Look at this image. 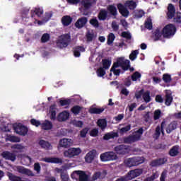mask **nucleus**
Wrapping results in <instances>:
<instances>
[{"label": "nucleus", "mask_w": 181, "mask_h": 181, "mask_svg": "<svg viewBox=\"0 0 181 181\" xmlns=\"http://www.w3.org/2000/svg\"><path fill=\"white\" fill-rule=\"evenodd\" d=\"M125 6L129 8L130 11H134L136 8V2H135L134 0H128L125 3Z\"/></svg>", "instance_id": "nucleus-34"}, {"label": "nucleus", "mask_w": 181, "mask_h": 181, "mask_svg": "<svg viewBox=\"0 0 181 181\" xmlns=\"http://www.w3.org/2000/svg\"><path fill=\"white\" fill-rule=\"evenodd\" d=\"M71 42V36L70 34H64L61 35L57 41V45L59 49L67 47Z\"/></svg>", "instance_id": "nucleus-3"}, {"label": "nucleus", "mask_w": 181, "mask_h": 181, "mask_svg": "<svg viewBox=\"0 0 181 181\" xmlns=\"http://www.w3.org/2000/svg\"><path fill=\"white\" fill-rule=\"evenodd\" d=\"M143 173L144 170L142 168H138L129 171L127 174L124 176L127 181H129L132 180V179H135V177H138V176H141Z\"/></svg>", "instance_id": "nucleus-6"}, {"label": "nucleus", "mask_w": 181, "mask_h": 181, "mask_svg": "<svg viewBox=\"0 0 181 181\" xmlns=\"http://www.w3.org/2000/svg\"><path fill=\"white\" fill-rule=\"evenodd\" d=\"M97 4L96 0H82L81 1V5L83 6V8H80V11L81 13H83V15L85 16H87L89 15L88 10L90 8H91L93 5H95Z\"/></svg>", "instance_id": "nucleus-4"}, {"label": "nucleus", "mask_w": 181, "mask_h": 181, "mask_svg": "<svg viewBox=\"0 0 181 181\" xmlns=\"http://www.w3.org/2000/svg\"><path fill=\"white\" fill-rule=\"evenodd\" d=\"M88 21V20L86 17H82L81 18H78L77 21L75 23L76 28H77V29H81V28H83V26H86Z\"/></svg>", "instance_id": "nucleus-19"}, {"label": "nucleus", "mask_w": 181, "mask_h": 181, "mask_svg": "<svg viewBox=\"0 0 181 181\" xmlns=\"http://www.w3.org/2000/svg\"><path fill=\"white\" fill-rule=\"evenodd\" d=\"M59 146L62 148H69L70 146V141L69 139H62L59 141Z\"/></svg>", "instance_id": "nucleus-38"}, {"label": "nucleus", "mask_w": 181, "mask_h": 181, "mask_svg": "<svg viewBox=\"0 0 181 181\" xmlns=\"http://www.w3.org/2000/svg\"><path fill=\"white\" fill-rule=\"evenodd\" d=\"M6 141H9V142H21V139L16 136H8L6 138Z\"/></svg>", "instance_id": "nucleus-45"}, {"label": "nucleus", "mask_w": 181, "mask_h": 181, "mask_svg": "<svg viewBox=\"0 0 181 181\" xmlns=\"http://www.w3.org/2000/svg\"><path fill=\"white\" fill-rule=\"evenodd\" d=\"M39 145L42 148V149H46V151H49V149H52V144L49 141H46L45 140H40Z\"/></svg>", "instance_id": "nucleus-29"}, {"label": "nucleus", "mask_w": 181, "mask_h": 181, "mask_svg": "<svg viewBox=\"0 0 181 181\" xmlns=\"http://www.w3.org/2000/svg\"><path fill=\"white\" fill-rule=\"evenodd\" d=\"M141 73L136 71L132 74V81H136L138 78H141Z\"/></svg>", "instance_id": "nucleus-59"}, {"label": "nucleus", "mask_w": 181, "mask_h": 181, "mask_svg": "<svg viewBox=\"0 0 181 181\" xmlns=\"http://www.w3.org/2000/svg\"><path fill=\"white\" fill-rule=\"evenodd\" d=\"M69 117H70V113H69L67 111H64L58 115L57 119L59 122H63V121H66V119H69Z\"/></svg>", "instance_id": "nucleus-20"}, {"label": "nucleus", "mask_w": 181, "mask_h": 181, "mask_svg": "<svg viewBox=\"0 0 181 181\" xmlns=\"http://www.w3.org/2000/svg\"><path fill=\"white\" fill-rule=\"evenodd\" d=\"M96 73L98 74V77H104V76H105V70H104V68L103 67L98 69Z\"/></svg>", "instance_id": "nucleus-57"}, {"label": "nucleus", "mask_w": 181, "mask_h": 181, "mask_svg": "<svg viewBox=\"0 0 181 181\" xmlns=\"http://www.w3.org/2000/svg\"><path fill=\"white\" fill-rule=\"evenodd\" d=\"M30 15L31 18H34V19H35V16L40 18V16L43 15V9H41L40 8H35V9L31 10Z\"/></svg>", "instance_id": "nucleus-21"}, {"label": "nucleus", "mask_w": 181, "mask_h": 181, "mask_svg": "<svg viewBox=\"0 0 181 181\" xmlns=\"http://www.w3.org/2000/svg\"><path fill=\"white\" fill-rule=\"evenodd\" d=\"M144 27L146 29H148V30H152L153 26L152 25V19L147 18V20L145 21Z\"/></svg>", "instance_id": "nucleus-43"}, {"label": "nucleus", "mask_w": 181, "mask_h": 181, "mask_svg": "<svg viewBox=\"0 0 181 181\" xmlns=\"http://www.w3.org/2000/svg\"><path fill=\"white\" fill-rule=\"evenodd\" d=\"M114 138H118V133L112 132L106 133L103 136L104 141H110V139H114Z\"/></svg>", "instance_id": "nucleus-26"}, {"label": "nucleus", "mask_w": 181, "mask_h": 181, "mask_svg": "<svg viewBox=\"0 0 181 181\" xmlns=\"http://www.w3.org/2000/svg\"><path fill=\"white\" fill-rule=\"evenodd\" d=\"M172 101H173V97H172L171 94H166L165 95V104L168 107L172 104Z\"/></svg>", "instance_id": "nucleus-44"}, {"label": "nucleus", "mask_w": 181, "mask_h": 181, "mask_svg": "<svg viewBox=\"0 0 181 181\" xmlns=\"http://www.w3.org/2000/svg\"><path fill=\"white\" fill-rule=\"evenodd\" d=\"M150 114H151L150 112H147L144 115V118L145 122H151V115H150Z\"/></svg>", "instance_id": "nucleus-64"}, {"label": "nucleus", "mask_w": 181, "mask_h": 181, "mask_svg": "<svg viewBox=\"0 0 181 181\" xmlns=\"http://www.w3.org/2000/svg\"><path fill=\"white\" fill-rule=\"evenodd\" d=\"M168 11L167 16L168 19H173V18H175V14L176 13L175 6L172 4H168Z\"/></svg>", "instance_id": "nucleus-18"}, {"label": "nucleus", "mask_w": 181, "mask_h": 181, "mask_svg": "<svg viewBox=\"0 0 181 181\" xmlns=\"http://www.w3.org/2000/svg\"><path fill=\"white\" fill-rule=\"evenodd\" d=\"M98 18L99 21H105L108 18V11L103 8L100 11Z\"/></svg>", "instance_id": "nucleus-27"}, {"label": "nucleus", "mask_w": 181, "mask_h": 181, "mask_svg": "<svg viewBox=\"0 0 181 181\" xmlns=\"http://www.w3.org/2000/svg\"><path fill=\"white\" fill-rule=\"evenodd\" d=\"M170 156H177L179 155V146L176 145L173 146L169 151Z\"/></svg>", "instance_id": "nucleus-32"}, {"label": "nucleus", "mask_w": 181, "mask_h": 181, "mask_svg": "<svg viewBox=\"0 0 181 181\" xmlns=\"http://www.w3.org/2000/svg\"><path fill=\"white\" fill-rule=\"evenodd\" d=\"M76 176L79 177V181H88V176L86 174V172L78 170L74 171L71 175L72 179H76Z\"/></svg>", "instance_id": "nucleus-13"}, {"label": "nucleus", "mask_w": 181, "mask_h": 181, "mask_svg": "<svg viewBox=\"0 0 181 181\" xmlns=\"http://www.w3.org/2000/svg\"><path fill=\"white\" fill-rule=\"evenodd\" d=\"M41 127L44 131H49L53 128V124L49 120H45V122L41 124Z\"/></svg>", "instance_id": "nucleus-30"}, {"label": "nucleus", "mask_w": 181, "mask_h": 181, "mask_svg": "<svg viewBox=\"0 0 181 181\" xmlns=\"http://www.w3.org/2000/svg\"><path fill=\"white\" fill-rule=\"evenodd\" d=\"M30 124L31 125H34V127H39L42 124V123H40V121L37 120L36 119H31Z\"/></svg>", "instance_id": "nucleus-61"}, {"label": "nucleus", "mask_w": 181, "mask_h": 181, "mask_svg": "<svg viewBox=\"0 0 181 181\" xmlns=\"http://www.w3.org/2000/svg\"><path fill=\"white\" fill-rule=\"evenodd\" d=\"M118 67H119L118 64L115 62L110 69V71L112 72L115 76H119V74H121V69H118Z\"/></svg>", "instance_id": "nucleus-33"}, {"label": "nucleus", "mask_w": 181, "mask_h": 181, "mask_svg": "<svg viewBox=\"0 0 181 181\" xmlns=\"http://www.w3.org/2000/svg\"><path fill=\"white\" fill-rule=\"evenodd\" d=\"M50 40V34L44 33L41 37V43H47Z\"/></svg>", "instance_id": "nucleus-46"}, {"label": "nucleus", "mask_w": 181, "mask_h": 181, "mask_svg": "<svg viewBox=\"0 0 181 181\" xmlns=\"http://www.w3.org/2000/svg\"><path fill=\"white\" fill-rule=\"evenodd\" d=\"M81 153V149L80 148H71L64 152L66 158H74V156H78Z\"/></svg>", "instance_id": "nucleus-10"}, {"label": "nucleus", "mask_w": 181, "mask_h": 181, "mask_svg": "<svg viewBox=\"0 0 181 181\" xmlns=\"http://www.w3.org/2000/svg\"><path fill=\"white\" fill-rule=\"evenodd\" d=\"M103 66V69H105V70H108L110 69V66H111V61L109 59H103L102 60Z\"/></svg>", "instance_id": "nucleus-47"}, {"label": "nucleus", "mask_w": 181, "mask_h": 181, "mask_svg": "<svg viewBox=\"0 0 181 181\" xmlns=\"http://www.w3.org/2000/svg\"><path fill=\"white\" fill-rule=\"evenodd\" d=\"M122 37L127 39V40H131L132 39V35H131V33L124 31L122 33Z\"/></svg>", "instance_id": "nucleus-51"}, {"label": "nucleus", "mask_w": 181, "mask_h": 181, "mask_svg": "<svg viewBox=\"0 0 181 181\" xmlns=\"http://www.w3.org/2000/svg\"><path fill=\"white\" fill-rule=\"evenodd\" d=\"M118 157L117 154L112 151H108L100 154V160L102 162H108L110 160H117Z\"/></svg>", "instance_id": "nucleus-8"}, {"label": "nucleus", "mask_w": 181, "mask_h": 181, "mask_svg": "<svg viewBox=\"0 0 181 181\" xmlns=\"http://www.w3.org/2000/svg\"><path fill=\"white\" fill-rule=\"evenodd\" d=\"M73 22V18L70 16H64L62 18V23L64 26H69Z\"/></svg>", "instance_id": "nucleus-28"}, {"label": "nucleus", "mask_w": 181, "mask_h": 181, "mask_svg": "<svg viewBox=\"0 0 181 181\" xmlns=\"http://www.w3.org/2000/svg\"><path fill=\"white\" fill-rule=\"evenodd\" d=\"M104 110H105L104 107H92L89 110V112L90 114H101L102 112H104Z\"/></svg>", "instance_id": "nucleus-39"}, {"label": "nucleus", "mask_w": 181, "mask_h": 181, "mask_svg": "<svg viewBox=\"0 0 181 181\" xmlns=\"http://www.w3.org/2000/svg\"><path fill=\"white\" fill-rule=\"evenodd\" d=\"M103 173L101 172H96L92 176V181H95L98 179H103Z\"/></svg>", "instance_id": "nucleus-52"}, {"label": "nucleus", "mask_w": 181, "mask_h": 181, "mask_svg": "<svg viewBox=\"0 0 181 181\" xmlns=\"http://www.w3.org/2000/svg\"><path fill=\"white\" fill-rule=\"evenodd\" d=\"M57 172L61 173V179L62 181H69V175L64 173L63 170L57 168Z\"/></svg>", "instance_id": "nucleus-37"}, {"label": "nucleus", "mask_w": 181, "mask_h": 181, "mask_svg": "<svg viewBox=\"0 0 181 181\" xmlns=\"http://www.w3.org/2000/svg\"><path fill=\"white\" fill-rule=\"evenodd\" d=\"M166 162H168V159L165 158H156L150 162V166L151 168H158L162 166V165H165Z\"/></svg>", "instance_id": "nucleus-14"}, {"label": "nucleus", "mask_w": 181, "mask_h": 181, "mask_svg": "<svg viewBox=\"0 0 181 181\" xmlns=\"http://www.w3.org/2000/svg\"><path fill=\"white\" fill-rule=\"evenodd\" d=\"M81 52H86V48L83 46H76L74 48V57H80L81 56Z\"/></svg>", "instance_id": "nucleus-24"}, {"label": "nucleus", "mask_w": 181, "mask_h": 181, "mask_svg": "<svg viewBox=\"0 0 181 181\" xmlns=\"http://www.w3.org/2000/svg\"><path fill=\"white\" fill-rule=\"evenodd\" d=\"M162 117V111L160 109L156 110L153 112V119L154 121H157Z\"/></svg>", "instance_id": "nucleus-49"}, {"label": "nucleus", "mask_w": 181, "mask_h": 181, "mask_svg": "<svg viewBox=\"0 0 181 181\" xmlns=\"http://www.w3.org/2000/svg\"><path fill=\"white\" fill-rule=\"evenodd\" d=\"M163 81L166 84H168L169 83H170V81H172V76L169 74H164L163 75Z\"/></svg>", "instance_id": "nucleus-50"}, {"label": "nucleus", "mask_w": 181, "mask_h": 181, "mask_svg": "<svg viewBox=\"0 0 181 181\" xmlns=\"http://www.w3.org/2000/svg\"><path fill=\"white\" fill-rule=\"evenodd\" d=\"M97 125L100 128L102 131H104L107 128V122L106 119H99L97 122Z\"/></svg>", "instance_id": "nucleus-31"}, {"label": "nucleus", "mask_w": 181, "mask_h": 181, "mask_svg": "<svg viewBox=\"0 0 181 181\" xmlns=\"http://www.w3.org/2000/svg\"><path fill=\"white\" fill-rule=\"evenodd\" d=\"M117 6L119 13L122 14V16H124V18H128V16H129V11H128V8H127L124 4L119 3Z\"/></svg>", "instance_id": "nucleus-15"}, {"label": "nucleus", "mask_w": 181, "mask_h": 181, "mask_svg": "<svg viewBox=\"0 0 181 181\" xmlns=\"http://www.w3.org/2000/svg\"><path fill=\"white\" fill-rule=\"evenodd\" d=\"M143 100H144L145 103H151V91L146 90L143 93Z\"/></svg>", "instance_id": "nucleus-40"}, {"label": "nucleus", "mask_w": 181, "mask_h": 181, "mask_svg": "<svg viewBox=\"0 0 181 181\" xmlns=\"http://www.w3.org/2000/svg\"><path fill=\"white\" fill-rule=\"evenodd\" d=\"M176 33V26L173 24H168L163 29V36L167 39L175 36Z\"/></svg>", "instance_id": "nucleus-5"}, {"label": "nucleus", "mask_w": 181, "mask_h": 181, "mask_svg": "<svg viewBox=\"0 0 181 181\" xmlns=\"http://www.w3.org/2000/svg\"><path fill=\"white\" fill-rule=\"evenodd\" d=\"M89 23L94 26V28H99L100 23H98V20L97 18H92L90 20Z\"/></svg>", "instance_id": "nucleus-58"}, {"label": "nucleus", "mask_w": 181, "mask_h": 181, "mask_svg": "<svg viewBox=\"0 0 181 181\" xmlns=\"http://www.w3.org/2000/svg\"><path fill=\"white\" fill-rule=\"evenodd\" d=\"M59 104L61 107L67 106L66 108H69V105L71 104V100L70 99H65V100H59Z\"/></svg>", "instance_id": "nucleus-41"}, {"label": "nucleus", "mask_w": 181, "mask_h": 181, "mask_svg": "<svg viewBox=\"0 0 181 181\" xmlns=\"http://www.w3.org/2000/svg\"><path fill=\"white\" fill-rule=\"evenodd\" d=\"M131 149L129 146L120 144L115 147V151L117 155H127L129 153Z\"/></svg>", "instance_id": "nucleus-11"}, {"label": "nucleus", "mask_w": 181, "mask_h": 181, "mask_svg": "<svg viewBox=\"0 0 181 181\" xmlns=\"http://www.w3.org/2000/svg\"><path fill=\"white\" fill-rule=\"evenodd\" d=\"M81 110H83V107H81L80 105H74V107H71V112L74 115H78Z\"/></svg>", "instance_id": "nucleus-36"}, {"label": "nucleus", "mask_w": 181, "mask_h": 181, "mask_svg": "<svg viewBox=\"0 0 181 181\" xmlns=\"http://www.w3.org/2000/svg\"><path fill=\"white\" fill-rule=\"evenodd\" d=\"M160 132H162V128L160 127V126H157L154 134L156 139H158V138L160 136Z\"/></svg>", "instance_id": "nucleus-60"}, {"label": "nucleus", "mask_w": 181, "mask_h": 181, "mask_svg": "<svg viewBox=\"0 0 181 181\" xmlns=\"http://www.w3.org/2000/svg\"><path fill=\"white\" fill-rule=\"evenodd\" d=\"M144 134V128L141 127L134 132L133 135H129L127 137L123 138V142L124 144H134L138 142L141 139V136Z\"/></svg>", "instance_id": "nucleus-1"}, {"label": "nucleus", "mask_w": 181, "mask_h": 181, "mask_svg": "<svg viewBox=\"0 0 181 181\" xmlns=\"http://www.w3.org/2000/svg\"><path fill=\"white\" fill-rule=\"evenodd\" d=\"M17 172L18 173H21V175H26L27 176H35V173L29 169L25 168L23 166H17L16 167Z\"/></svg>", "instance_id": "nucleus-17"}, {"label": "nucleus", "mask_w": 181, "mask_h": 181, "mask_svg": "<svg viewBox=\"0 0 181 181\" xmlns=\"http://www.w3.org/2000/svg\"><path fill=\"white\" fill-rule=\"evenodd\" d=\"M13 127L15 132L18 135H21V136H25V135H27L29 131L28 127L21 123L14 124Z\"/></svg>", "instance_id": "nucleus-9"}, {"label": "nucleus", "mask_w": 181, "mask_h": 181, "mask_svg": "<svg viewBox=\"0 0 181 181\" xmlns=\"http://www.w3.org/2000/svg\"><path fill=\"white\" fill-rule=\"evenodd\" d=\"M86 42H88V43L90 42H93V40L94 39V33L88 31L86 33Z\"/></svg>", "instance_id": "nucleus-54"}, {"label": "nucleus", "mask_w": 181, "mask_h": 181, "mask_svg": "<svg viewBox=\"0 0 181 181\" xmlns=\"http://www.w3.org/2000/svg\"><path fill=\"white\" fill-rule=\"evenodd\" d=\"M144 15H145V12L143 10H139L136 11L135 14H134V17L136 19H141V18H142V16H144Z\"/></svg>", "instance_id": "nucleus-55"}, {"label": "nucleus", "mask_w": 181, "mask_h": 181, "mask_svg": "<svg viewBox=\"0 0 181 181\" xmlns=\"http://www.w3.org/2000/svg\"><path fill=\"white\" fill-rule=\"evenodd\" d=\"M98 155L97 150L92 149L89 151L85 156V162H86V163H92L93 160L97 158Z\"/></svg>", "instance_id": "nucleus-12"}, {"label": "nucleus", "mask_w": 181, "mask_h": 181, "mask_svg": "<svg viewBox=\"0 0 181 181\" xmlns=\"http://www.w3.org/2000/svg\"><path fill=\"white\" fill-rule=\"evenodd\" d=\"M177 128V122L173 121L171 122L166 128L167 134H170L173 131H175Z\"/></svg>", "instance_id": "nucleus-25"}, {"label": "nucleus", "mask_w": 181, "mask_h": 181, "mask_svg": "<svg viewBox=\"0 0 181 181\" xmlns=\"http://www.w3.org/2000/svg\"><path fill=\"white\" fill-rule=\"evenodd\" d=\"M44 162L47 163H63V160L59 158H42Z\"/></svg>", "instance_id": "nucleus-23"}, {"label": "nucleus", "mask_w": 181, "mask_h": 181, "mask_svg": "<svg viewBox=\"0 0 181 181\" xmlns=\"http://www.w3.org/2000/svg\"><path fill=\"white\" fill-rule=\"evenodd\" d=\"M107 11L112 16H117V15H118V12L117 11V7H115V6L114 5H109L107 6Z\"/></svg>", "instance_id": "nucleus-35"}, {"label": "nucleus", "mask_w": 181, "mask_h": 181, "mask_svg": "<svg viewBox=\"0 0 181 181\" xmlns=\"http://www.w3.org/2000/svg\"><path fill=\"white\" fill-rule=\"evenodd\" d=\"M114 40H115V35L114 33H110L107 36V45L108 46L112 45L114 43Z\"/></svg>", "instance_id": "nucleus-42"}, {"label": "nucleus", "mask_w": 181, "mask_h": 181, "mask_svg": "<svg viewBox=\"0 0 181 181\" xmlns=\"http://www.w3.org/2000/svg\"><path fill=\"white\" fill-rule=\"evenodd\" d=\"M144 89H141V90H139L138 92H136L135 93V98L136 100H139V98H142L144 95Z\"/></svg>", "instance_id": "nucleus-62"}, {"label": "nucleus", "mask_w": 181, "mask_h": 181, "mask_svg": "<svg viewBox=\"0 0 181 181\" xmlns=\"http://www.w3.org/2000/svg\"><path fill=\"white\" fill-rule=\"evenodd\" d=\"M145 162L144 157H133L127 158L124 160V164L127 168H132V166H139V165H142Z\"/></svg>", "instance_id": "nucleus-2"}, {"label": "nucleus", "mask_w": 181, "mask_h": 181, "mask_svg": "<svg viewBox=\"0 0 181 181\" xmlns=\"http://www.w3.org/2000/svg\"><path fill=\"white\" fill-rule=\"evenodd\" d=\"M129 131H131V124H127L124 127H122L119 129V134L124 135V134H127V132H128Z\"/></svg>", "instance_id": "nucleus-48"}, {"label": "nucleus", "mask_w": 181, "mask_h": 181, "mask_svg": "<svg viewBox=\"0 0 181 181\" xmlns=\"http://www.w3.org/2000/svg\"><path fill=\"white\" fill-rule=\"evenodd\" d=\"M115 63L117 64L119 67H121L124 71H127L131 67V62L128 59H125V58L122 57L117 58Z\"/></svg>", "instance_id": "nucleus-7"}, {"label": "nucleus", "mask_w": 181, "mask_h": 181, "mask_svg": "<svg viewBox=\"0 0 181 181\" xmlns=\"http://www.w3.org/2000/svg\"><path fill=\"white\" fill-rule=\"evenodd\" d=\"M138 54H139V52L138 50H134L132 52V53L129 55V59L132 60V62H134L135 59L138 57Z\"/></svg>", "instance_id": "nucleus-53"}, {"label": "nucleus", "mask_w": 181, "mask_h": 181, "mask_svg": "<svg viewBox=\"0 0 181 181\" xmlns=\"http://www.w3.org/2000/svg\"><path fill=\"white\" fill-rule=\"evenodd\" d=\"M88 131L90 129L88 127H85L80 132L81 138H86L87 136V134H88Z\"/></svg>", "instance_id": "nucleus-56"}, {"label": "nucleus", "mask_w": 181, "mask_h": 181, "mask_svg": "<svg viewBox=\"0 0 181 181\" xmlns=\"http://www.w3.org/2000/svg\"><path fill=\"white\" fill-rule=\"evenodd\" d=\"M173 19L175 23H181V13L177 12V16L175 17Z\"/></svg>", "instance_id": "nucleus-63"}, {"label": "nucleus", "mask_w": 181, "mask_h": 181, "mask_svg": "<svg viewBox=\"0 0 181 181\" xmlns=\"http://www.w3.org/2000/svg\"><path fill=\"white\" fill-rule=\"evenodd\" d=\"M162 36H163V31L162 30V32H160V30L157 28L153 31L152 38L153 39L154 42H158V40H160Z\"/></svg>", "instance_id": "nucleus-22"}, {"label": "nucleus", "mask_w": 181, "mask_h": 181, "mask_svg": "<svg viewBox=\"0 0 181 181\" xmlns=\"http://www.w3.org/2000/svg\"><path fill=\"white\" fill-rule=\"evenodd\" d=\"M1 156L4 159H6V160H11V162H15L16 160V155L9 151H3L1 153Z\"/></svg>", "instance_id": "nucleus-16"}]
</instances>
